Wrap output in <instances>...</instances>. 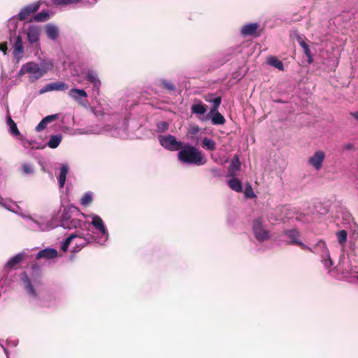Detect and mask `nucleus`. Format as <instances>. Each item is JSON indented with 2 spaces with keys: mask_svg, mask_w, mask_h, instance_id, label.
I'll use <instances>...</instances> for the list:
<instances>
[{
  "mask_svg": "<svg viewBox=\"0 0 358 358\" xmlns=\"http://www.w3.org/2000/svg\"><path fill=\"white\" fill-rule=\"evenodd\" d=\"M0 206L20 215L25 220L27 226L32 231H49L50 229L55 226L52 222H46L41 215L31 216L23 213L21 208L15 201L1 196Z\"/></svg>",
  "mask_w": 358,
  "mask_h": 358,
  "instance_id": "obj_1",
  "label": "nucleus"
},
{
  "mask_svg": "<svg viewBox=\"0 0 358 358\" xmlns=\"http://www.w3.org/2000/svg\"><path fill=\"white\" fill-rule=\"evenodd\" d=\"M54 63L51 59L43 58L39 62L31 61L22 65L17 73L18 76L28 75L29 80L34 83L53 69Z\"/></svg>",
  "mask_w": 358,
  "mask_h": 358,
  "instance_id": "obj_2",
  "label": "nucleus"
},
{
  "mask_svg": "<svg viewBox=\"0 0 358 358\" xmlns=\"http://www.w3.org/2000/svg\"><path fill=\"white\" fill-rule=\"evenodd\" d=\"M84 215L80 210L74 206H66L64 208L59 220L54 215L52 217L48 220L46 217L42 216L45 220L48 222H52L55 226L49 230H51L58 226L63 227L64 229H73L76 228H80L83 224V221L79 219V216Z\"/></svg>",
  "mask_w": 358,
  "mask_h": 358,
  "instance_id": "obj_3",
  "label": "nucleus"
},
{
  "mask_svg": "<svg viewBox=\"0 0 358 358\" xmlns=\"http://www.w3.org/2000/svg\"><path fill=\"white\" fill-rule=\"evenodd\" d=\"M177 155L178 160L185 164L202 166L207 162L201 152L189 143H183Z\"/></svg>",
  "mask_w": 358,
  "mask_h": 358,
  "instance_id": "obj_4",
  "label": "nucleus"
},
{
  "mask_svg": "<svg viewBox=\"0 0 358 358\" xmlns=\"http://www.w3.org/2000/svg\"><path fill=\"white\" fill-rule=\"evenodd\" d=\"M85 217L92 220L91 224L95 229L94 235H92L94 242L104 245L109 238V233L101 217L96 214H90Z\"/></svg>",
  "mask_w": 358,
  "mask_h": 358,
  "instance_id": "obj_5",
  "label": "nucleus"
},
{
  "mask_svg": "<svg viewBox=\"0 0 358 358\" xmlns=\"http://www.w3.org/2000/svg\"><path fill=\"white\" fill-rule=\"evenodd\" d=\"M21 278L24 284V287L30 297L32 304L36 306L40 305L39 295L41 294L42 284L39 277L34 275L29 277L27 274L24 272L22 273Z\"/></svg>",
  "mask_w": 358,
  "mask_h": 358,
  "instance_id": "obj_6",
  "label": "nucleus"
},
{
  "mask_svg": "<svg viewBox=\"0 0 358 358\" xmlns=\"http://www.w3.org/2000/svg\"><path fill=\"white\" fill-rule=\"evenodd\" d=\"M251 227L252 234L258 242L263 243L271 238V232L264 224V220L262 217L253 219Z\"/></svg>",
  "mask_w": 358,
  "mask_h": 358,
  "instance_id": "obj_7",
  "label": "nucleus"
},
{
  "mask_svg": "<svg viewBox=\"0 0 358 358\" xmlns=\"http://www.w3.org/2000/svg\"><path fill=\"white\" fill-rule=\"evenodd\" d=\"M158 140L162 147L171 152L179 151L183 145L182 142L178 141L176 136L171 134L159 135Z\"/></svg>",
  "mask_w": 358,
  "mask_h": 358,
  "instance_id": "obj_8",
  "label": "nucleus"
},
{
  "mask_svg": "<svg viewBox=\"0 0 358 358\" xmlns=\"http://www.w3.org/2000/svg\"><path fill=\"white\" fill-rule=\"evenodd\" d=\"M27 39L31 45L39 48V40L41 33V28L38 25L30 24L26 29Z\"/></svg>",
  "mask_w": 358,
  "mask_h": 358,
  "instance_id": "obj_9",
  "label": "nucleus"
},
{
  "mask_svg": "<svg viewBox=\"0 0 358 358\" xmlns=\"http://www.w3.org/2000/svg\"><path fill=\"white\" fill-rule=\"evenodd\" d=\"M75 234H77V236L76 238L73 241L75 244V247L73 249V252L80 251L84 246L91 242H94L92 236L89 233L85 235H83L80 233H76Z\"/></svg>",
  "mask_w": 358,
  "mask_h": 358,
  "instance_id": "obj_10",
  "label": "nucleus"
},
{
  "mask_svg": "<svg viewBox=\"0 0 358 358\" xmlns=\"http://www.w3.org/2000/svg\"><path fill=\"white\" fill-rule=\"evenodd\" d=\"M12 48L14 58L17 61L21 60L24 56V50L22 38L20 35H17L15 37L14 42L12 44Z\"/></svg>",
  "mask_w": 358,
  "mask_h": 358,
  "instance_id": "obj_11",
  "label": "nucleus"
},
{
  "mask_svg": "<svg viewBox=\"0 0 358 358\" xmlns=\"http://www.w3.org/2000/svg\"><path fill=\"white\" fill-rule=\"evenodd\" d=\"M40 8L39 2H34L22 8L18 13L17 17L20 21L26 20L31 14L36 12Z\"/></svg>",
  "mask_w": 358,
  "mask_h": 358,
  "instance_id": "obj_12",
  "label": "nucleus"
},
{
  "mask_svg": "<svg viewBox=\"0 0 358 358\" xmlns=\"http://www.w3.org/2000/svg\"><path fill=\"white\" fill-rule=\"evenodd\" d=\"M325 154L322 150L316 151L308 159V163L315 170L319 171L322 166Z\"/></svg>",
  "mask_w": 358,
  "mask_h": 358,
  "instance_id": "obj_13",
  "label": "nucleus"
},
{
  "mask_svg": "<svg viewBox=\"0 0 358 358\" xmlns=\"http://www.w3.org/2000/svg\"><path fill=\"white\" fill-rule=\"evenodd\" d=\"M68 87V85L64 82L51 83L43 87L40 90L39 93L41 94L50 91H64Z\"/></svg>",
  "mask_w": 358,
  "mask_h": 358,
  "instance_id": "obj_14",
  "label": "nucleus"
},
{
  "mask_svg": "<svg viewBox=\"0 0 358 358\" xmlns=\"http://www.w3.org/2000/svg\"><path fill=\"white\" fill-rule=\"evenodd\" d=\"M283 236L286 237L288 244L298 245V243H301L300 232L296 229L284 231Z\"/></svg>",
  "mask_w": 358,
  "mask_h": 358,
  "instance_id": "obj_15",
  "label": "nucleus"
},
{
  "mask_svg": "<svg viewBox=\"0 0 358 358\" xmlns=\"http://www.w3.org/2000/svg\"><path fill=\"white\" fill-rule=\"evenodd\" d=\"M54 4L57 6L69 4H80L83 6H92L97 2V0H52Z\"/></svg>",
  "mask_w": 358,
  "mask_h": 358,
  "instance_id": "obj_16",
  "label": "nucleus"
},
{
  "mask_svg": "<svg viewBox=\"0 0 358 358\" xmlns=\"http://www.w3.org/2000/svg\"><path fill=\"white\" fill-rule=\"evenodd\" d=\"M69 96L79 104H83V99L87 98V94L83 89L73 88L69 90Z\"/></svg>",
  "mask_w": 358,
  "mask_h": 358,
  "instance_id": "obj_17",
  "label": "nucleus"
},
{
  "mask_svg": "<svg viewBox=\"0 0 358 358\" xmlns=\"http://www.w3.org/2000/svg\"><path fill=\"white\" fill-rule=\"evenodd\" d=\"M45 31L47 37L52 41H56L59 36V29L58 26L55 24H46L45 26Z\"/></svg>",
  "mask_w": 358,
  "mask_h": 358,
  "instance_id": "obj_18",
  "label": "nucleus"
},
{
  "mask_svg": "<svg viewBox=\"0 0 358 358\" xmlns=\"http://www.w3.org/2000/svg\"><path fill=\"white\" fill-rule=\"evenodd\" d=\"M259 27V23L252 22L244 24L242 26L240 32L244 37L252 36L256 34Z\"/></svg>",
  "mask_w": 358,
  "mask_h": 358,
  "instance_id": "obj_19",
  "label": "nucleus"
},
{
  "mask_svg": "<svg viewBox=\"0 0 358 358\" xmlns=\"http://www.w3.org/2000/svg\"><path fill=\"white\" fill-rule=\"evenodd\" d=\"M57 255L58 252L57 250L51 248H47L41 250L37 253L36 259H45L49 260L55 258Z\"/></svg>",
  "mask_w": 358,
  "mask_h": 358,
  "instance_id": "obj_20",
  "label": "nucleus"
},
{
  "mask_svg": "<svg viewBox=\"0 0 358 358\" xmlns=\"http://www.w3.org/2000/svg\"><path fill=\"white\" fill-rule=\"evenodd\" d=\"M204 99L206 102L212 103V106L210 110V113H212L215 110H217L222 102L221 96H215V94H206L204 96Z\"/></svg>",
  "mask_w": 358,
  "mask_h": 358,
  "instance_id": "obj_21",
  "label": "nucleus"
},
{
  "mask_svg": "<svg viewBox=\"0 0 358 358\" xmlns=\"http://www.w3.org/2000/svg\"><path fill=\"white\" fill-rule=\"evenodd\" d=\"M58 118L57 114L50 115L41 120V121L36 127L35 129L37 132H40L44 130L48 124L52 122Z\"/></svg>",
  "mask_w": 358,
  "mask_h": 358,
  "instance_id": "obj_22",
  "label": "nucleus"
},
{
  "mask_svg": "<svg viewBox=\"0 0 358 358\" xmlns=\"http://www.w3.org/2000/svg\"><path fill=\"white\" fill-rule=\"evenodd\" d=\"M6 124L8 127L9 132L15 137H21V134L17 127L15 122L11 118L9 112L8 111L7 115L6 117Z\"/></svg>",
  "mask_w": 358,
  "mask_h": 358,
  "instance_id": "obj_23",
  "label": "nucleus"
},
{
  "mask_svg": "<svg viewBox=\"0 0 358 358\" xmlns=\"http://www.w3.org/2000/svg\"><path fill=\"white\" fill-rule=\"evenodd\" d=\"M109 131V129H103L99 125L90 126L85 129H80V134H100L104 131Z\"/></svg>",
  "mask_w": 358,
  "mask_h": 358,
  "instance_id": "obj_24",
  "label": "nucleus"
},
{
  "mask_svg": "<svg viewBox=\"0 0 358 358\" xmlns=\"http://www.w3.org/2000/svg\"><path fill=\"white\" fill-rule=\"evenodd\" d=\"M87 79L93 84L94 90H96L99 94L101 81L98 78L97 73L92 70H89L87 73Z\"/></svg>",
  "mask_w": 358,
  "mask_h": 358,
  "instance_id": "obj_25",
  "label": "nucleus"
},
{
  "mask_svg": "<svg viewBox=\"0 0 358 358\" xmlns=\"http://www.w3.org/2000/svg\"><path fill=\"white\" fill-rule=\"evenodd\" d=\"M329 252L324 241L320 240L313 247V253L319 254L320 257L328 256Z\"/></svg>",
  "mask_w": 358,
  "mask_h": 358,
  "instance_id": "obj_26",
  "label": "nucleus"
},
{
  "mask_svg": "<svg viewBox=\"0 0 358 358\" xmlns=\"http://www.w3.org/2000/svg\"><path fill=\"white\" fill-rule=\"evenodd\" d=\"M241 169V162L237 156H236L231 161L227 172L228 177H235L237 171Z\"/></svg>",
  "mask_w": 358,
  "mask_h": 358,
  "instance_id": "obj_27",
  "label": "nucleus"
},
{
  "mask_svg": "<svg viewBox=\"0 0 358 358\" xmlns=\"http://www.w3.org/2000/svg\"><path fill=\"white\" fill-rule=\"evenodd\" d=\"M26 253L24 252H20L15 256L12 257L5 264V268H12L16 265L20 264L22 259L25 257Z\"/></svg>",
  "mask_w": 358,
  "mask_h": 358,
  "instance_id": "obj_28",
  "label": "nucleus"
},
{
  "mask_svg": "<svg viewBox=\"0 0 358 358\" xmlns=\"http://www.w3.org/2000/svg\"><path fill=\"white\" fill-rule=\"evenodd\" d=\"M68 172L69 166L66 164H62L59 169V174L58 177L59 185L60 188H62L64 186Z\"/></svg>",
  "mask_w": 358,
  "mask_h": 358,
  "instance_id": "obj_29",
  "label": "nucleus"
},
{
  "mask_svg": "<svg viewBox=\"0 0 358 358\" xmlns=\"http://www.w3.org/2000/svg\"><path fill=\"white\" fill-rule=\"evenodd\" d=\"M208 115L210 116L211 122L214 125H222L225 123V118L218 112V110L212 113H209Z\"/></svg>",
  "mask_w": 358,
  "mask_h": 358,
  "instance_id": "obj_30",
  "label": "nucleus"
},
{
  "mask_svg": "<svg viewBox=\"0 0 358 358\" xmlns=\"http://www.w3.org/2000/svg\"><path fill=\"white\" fill-rule=\"evenodd\" d=\"M62 140V136L61 134L52 135L50 137V139L47 142L46 145L50 148H57L61 143Z\"/></svg>",
  "mask_w": 358,
  "mask_h": 358,
  "instance_id": "obj_31",
  "label": "nucleus"
},
{
  "mask_svg": "<svg viewBox=\"0 0 358 358\" xmlns=\"http://www.w3.org/2000/svg\"><path fill=\"white\" fill-rule=\"evenodd\" d=\"M228 180V185L229 187L236 192H241L243 190V185L241 182L235 177Z\"/></svg>",
  "mask_w": 358,
  "mask_h": 358,
  "instance_id": "obj_32",
  "label": "nucleus"
},
{
  "mask_svg": "<svg viewBox=\"0 0 358 358\" xmlns=\"http://www.w3.org/2000/svg\"><path fill=\"white\" fill-rule=\"evenodd\" d=\"M18 20H20L18 19L17 15H14L8 20L7 26L10 35H12L13 34H15L16 29L18 26Z\"/></svg>",
  "mask_w": 358,
  "mask_h": 358,
  "instance_id": "obj_33",
  "label": "nucleus"
},
{
  "mask_svg": "<svg viewBox=\"0 0 358 358\" xmlns=\"http://www.w3.org/2000/svg\"><path fill=\"white\" fill-rule=\"evenodd\" d=\"M206 106L202 104L201 102L194 103L191 106V111L193 114L203 115L206 113Z\"/></svg>",
  "mask_w": 358,
  "mask_h": 358,
  "instance_id": "obj_34",
  "label": "nucleus"
},
{
  "mask_svg": "<svg viewBox=\"0 0 358 358\" xmlns=\"http://www.w3.org/2000/svg\"><path fill=\"white\" fill-rule=\"evenodd\" d=\"M127 129V122L126 120L123 121L122 127L120 128L119 130L117 129L114 130H110V134L113 136H122L124 134H126V131Z\"/></svg>",
  "mask_w": 358,
  "mask_h": 358,
  "instance_id": "obj_35",
  "label": "nucleus"
},
{
  "mask_svg": "<svg viewBox=\"0 0 358 358\" xmlns=\"http://www.w3.org/2000/svg\"><path fill=\"white\" fill-rule=\"evenodd\" d=\"M202 145L203 148L210 151H213L216 148L215 142L213 140L208 138H204L202 140Z\"/></svg>",
  "mask_w": 358,
  "mask_h": 358,
  "instance_id": "obj_36",
  "label": "nucleus"
},
{
  "mask_svg": "<svg viewBox=\"0 0 358 358\" xmlns=\"http://www.w3.org/2000/svg\"><path fill=\"white\" fill-rule=\"evenodd\" d=\"M50 18V13L48 11H41L40 13H38L36 14L34 17L33 20L35 22H46Z\"/></svg>",
  "mask_w": 358,
  "mask_h": 358,
  "instance_id": "obj_37",
  "label": "nucleus"
},
{
  "mask_svg": "<svg viewBox=\"0 0 358 358\" xmlns=\"http://www.w3.org/2000/svg\"><path fill=\"white\" fill-rule=\"evenodd\" d=\"M268 63L271 66L278 69L280 71H282L284 69V66H283L282 62L275 57H270L268 59Z\"/></svg>",
  "mask_w": 358,
  "mask_h": 358,
  "instance_id": "obj_38",
  "label": "nucleus"
},
{
  "mask_svg": "<svg viewBox=\"0 0 358 358\" xmlns=\"http://www.w3.org/2000/svg\"><path fill=\"white\" fill-rule=\"evenodd\" d=\"M77 234H71L69 237H67L65 240H64L61 245V250L64 252H66L73 241L76 238Z\"/></svg>",
  "mask_w": 358,
  "mask_h": 358,
  "instance_id": "obj_39",
  "label": "nucleus"
},
{
  "mask_svg": "<svg viewBox=\"0 0 358 358\" xmlns=\"http://www.w3.org/2000/svg\"><path fill=\"white\" fill-rule=\"evenodd\" d=\"M160 82V86L163 88L170 91V92H175L176 88V86L171 83L170 81L166 80V79H161L159 80Z\"/></svg>",
  "mask_w": 358,
  "mask_h": 358,
  "instance_id": "obj_40",
  "label": "nucleus"
},
{
  "mask_svg": "<svg viewBox=\"0 0 358 358\" xmlns=\"http://www.w3.org/2000/svg\"><path fill=\"white\" fill-rule=\"evenodd\" d=\"M92 201V193L91 192H85L80 199V204L83 206H88Z\"/></svg>",
  "mask_w": 358,
  "mask_h": 358,
  "instance_id": "obj_41",
  "label": "nucleus"
},
{
  "mask_svg": "<svg viewBox=\"0 0 358 358\" xmlns=\"http://www.w3.org/2000/svg\"><path fill=\"white\" fill-rule=\"evenodd\" d=\"M348 234L345 230H340L336 232V237L340 245H343L347 241Z\"/></svg>",
  "mask_w": 358,
  "mask_h": 358,
  "instance_id": "obj_42",
  "label": "nucleus"
},
{
  "mask_svg": "<svg viewBox=\"0 0 358 358\" xmlns=\"http://www.w3.org/2000/svg\"><path fill=\"white\" fill-rule=\"evenodd\" d=\"M22 173L26 175H30L34 173V169L33 166L29 163H24L21 166Z\"/></svg>",
  "mask_w": 358,
  "mask_h": 358,
  "instance_id": "obj_43",
  "label": "nucleus"
},
{
  "mask_svg": "<svg viewBox=\"0 0 358 358\" xmlns=\"http://www.w3.org/2000/svg\"><path fill=\"white\" fill-rule=\"evenodd\" d=\"M321 258H322V264H324V266L327 269H330L331 268V266H333V261L330 257L329 252L328 253V256H322Z\"/></svg>",
  "mask_w": 358,
  "mask_h": 358,
  "instance_id": "obj_44",
  "label": "nucleus"
},
{
  "mask_svg": "<svg viewBox=\"0 0 358 358\" xmlns=\"http://www.w3.org/2000/svg\"><path fill=\"white\" fill-rule=\"evenodd\" d=\"M158 132H165L169 129V125L166 122H159L156 125Z\"/></svg>",
  "mask_w": 358,
  "mask_h": 358,
  "instance_id": "obj_45",
  "label": "nucleus"
},
{
  "mask_svg": "<svg viewBox=\"0 0 358 358\" xmlns=\"http://www.w3.org/2000/svg\"><path fill=\"white\" fill-rule=\"evenodd\" d=\"M244 194L248 198L255 197V192L250 185H248L245 187V191H244Z\"/></svg>",
  "mask_w": 358,
  "mask_h": 358,
  "instance_id": "obj_46",
  "label": "nucleus"
},
{
  "mask_svg": "<svg viewBox=\"0 0 358 358\" xmlns=\"http://www.w3.org/2000/svg\"><path fill=\"white\" fill-rule=\"evenodd\" d=\"M17 139L21 141V145L25 148H29L31 145V141L24 138L22 135H21V137H17Z\"/></svg>",
  "mask_w": 358,
  "mask_h": 358,
  "instance_id": "obj_47",
  "label": "nucleus"
},
{
  "mask_svg": "<svg viewBox=\"0 0 358 358\" xmlns=\"http://www.w3.org/2000/svg\"><path fill=\"white\" fill-rule=\"evenodd\" d=\"M296 40L299 43L301 47L303 46V44H306V43L303 40V36L298 34H296Z\"/></svg>",
  "mask_w": 358,
  "mask_h": 358,
  "instance_id": "obj_48",
  "label": "nucleus"
},
{
  "mask_svg": "<svg viewBox=\"0 0 358 358\" xmlns=\"http://www.w3.org/2000/svg\"><path fill=\"white\" fill-rule=\"evenodd\" d=\"M301 48H303V52L306 55V57H310V55H311V52H310L308 45L307 43L303 44V45L301 46Z\"/></svg>",
  "mask_w": 358,
  "mask_h": 358,
  "instance_id": "obj_49",
  "label": "nucleus"
},
{
  "mask_svg": "<svg viewBox=\"0 0 358 358\" xmlns=\"http://www.w3.org/2000/svg\"><path fill=\"white\" fill-rule=\"evenodd\" d=\"M210 172L215 177H220L222 176L220 170L217 168H212Z\"/></svg>",
  "mask_w": 358,
  "mask_h": 358,
  "instance_id": "obj_50",
  "label": "nucleus"
},
{
  "mask_svg": "<svg viewBox=\"0 0 358 358\" xmlns=\"http://www.w3.org/2000/svg\"><path fill=\"white\" fill-rule=\"evenodd\" d=\"M297 245H300L301 247V248H303L304 250H307L311 252H313V248H310V247L303 244L301 241V243H298Z\"/></svg>",
  "mask_w": 358,
  "mask_h": 358,
  "instance_id": "obj_51",
  "label": "nucleus"
},
{
  "mask_svg": "<svg viewBox=\"0 0 358 358\" xmlns=\"http://www.w3.org/2000/svg\"><path fill=\"white\" fill-rule=\"evenodd\" d=\"M0 51L2 52L4 55L6 54V51H7L6 43H0Z\"/></svg>",
  "mask_w": 358,
  "mask_h": 358,
  "instance_id": "obj_52",
  "label": "nucleus"
},
{
  "mask_svg": "<svg viewBox=\"0 0 358 358\" xmlns=\"http://www.w3.org/2000/svg\"><path fill=\"white\" fill-rule=\"evenodd\" d=\"M354 148V145L351 143H346L343 145V149L345 150H351Z\"/></svg>",
  "mask_w": 358,
  "mask_h": 358,
  "instance_id": "obj_53",
  "label": "nucleus"
},
{
  "mask_svg": "<svg viewBox=\"0 0 358 358\" xmlns=\"http://www.w3.org/2000/svg\"><path fill=\"white\" fill-rule=\"evenodd\" d=\"M350 115L356 120H358V110L356 112L350 113Z\"/></svg>",
  "mask_w": 358,
  "mask_h": 358,
  "instance_id": "obj_54",
  "label": "nucleus"
},
{
  "mask_svg": "<svg viewBox=\"0 0 358 358\" xmlns=\"http://www.w3.org/2000/svg\"><path fill=\"white\" fill-rule=\"evenodd\" d=\"M308 57V63H309V64L312 63V62H313V60L312 54H311V55H310V57Z\"/></svg>",
  "mask_w": 358,
  "mask_h": 358,
  "instance_id": "obj_55",
  "label": "nucleus"
},
{
  "mask_svg": "<svg viewBox=\"0 0 358 358\" xmlns=\"http://www.w3.org/2000/svg\"><path fill=\"white\" fill-rule=\"evenodd\" d=\"M353 225H354L355 229L357 228V224L355 223H354Z\"/></svg>",
  "mask_w": 358,
  "mask_h": 358,
  "instance_id": "obj_56",
  "label": "nucleus"
},
{
  "mask_svg": "<svg viewBox=\"0 0 358 358\" xmlns=\"http://www.w3.org/2000/svg\"><path fill=\"white\" fill-rule=\"evenodd\" d=\"M3 76H4V73H2L1 76V79L3 78Z\"/></svg>",
  "mask_w": 358,
  "mask_h": 358,
  "instance_id": "obj_57",
  "label": "nucleus"
},
{
  "mask_svg": "<svg viewBox=\"0 0 358 358\" xmlns=\"http://www.w3.org/2000/svg\"><path fill=\"white\" fill-rule=\"evenodd\" d=\"M347 216L350 219V215H347Z\"/></svg>",
  "mask_w": 358,
  "mask_h": 358,
  "instance_id": "obj_58",
  "label": "nucleus"
},
{
  "mask_svg": "<svg viewBox=\"0 0 358 358\" xmlns=\"http://www.w3.org/2000/svg\"><path fill=\"white\" fill-rule=\"evenodd\" d=\"M357 279H358V275H357Z\"/></svg>",
  "mask_w": 358,
  "mask_h": 358,
  "instance_id": "obj_59",
  "label": "nucleus"
}]
</instances>
